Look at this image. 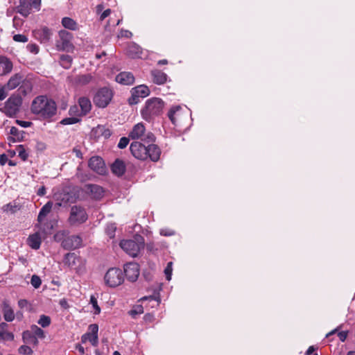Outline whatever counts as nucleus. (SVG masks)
I'll return each instance as SVG.
<instances>
[{
    "label": "nucleus",
    "instance_id": "1",
    "mask_svg": "<svg viewBox=\"0 0 355 355\" xmlns=\"http://www.w3.org/2000/svg\"><path fill=\"white\" fill-rule=\"evenodd\" d=\"M31 111L44 118H50L55 114L56 105L53 101L46 96L36 97L31 105Z\"/></svg>",
    "mask_w": 355,
    "mask_h": 355
},
{
    "label": "nucleus",
    "instance_id": "2",
    "mask_svg": "<svg viewBox=\"0 0 355 355\" xmlns=\"http://www.w3.org/2000/svg\"><path fill=\"white\" fill-rule=\"evenodd\" d=\"M164 106L163 101L159 98H152L147 100L145 107L141 111L143 119L150 121L153 117L162 113Z\"/></svg>",
    "mask_w": 355,
    "mask_h": 355
},
{
    "label": "nucleus",
    "instance_id": "3",
    "mask_svg": "<svg viewBox=\"0 0 355 355\" xmlns=\"http://www.w3.org/2000/svg\"><path fill=\"white\" fill-rule=\"evenodd\" d=\"M120 247L128 254L132 257H137L140 250L144 247V239L140 235H137L132 240H123L120 242Z\"/></svg>",
    "mask_w": 355,
    "mask_h": 355
},
{
    "label": "nucleus",
    "instance_id": "4",
    "mask_svg": "<svg viewBox=\"0 0 355 355\" xmlns=\"http://www.w3.org/2000/svg\"><path fill=\"white\" fill-rule=\"evenodd\" d=\"M128 137L133 140H141L147 143L155 141L154 135L147 131L143 123L135 124L130 130Z\"/></svg>",
    "mask_w": 355,
    "mask_h": 355
},
{
    "label": "nucleus",
    "instance_id": "5",
    "mask_svg": "<svg viewBox=\"0 0 355 355\" xmlns=\"http://www.w3.org/2000/svg\"><path fill=\"white\" fill-rule=\"evenodd\" d=\"M113 97L112 89L108 87H103L98 90L94 97V104L101 108L106 107Z\"/></svg>",
    "mask_w": 355,
    "mask_h": 355
},
{
    "label": "nucleus",
    "instance_id": "6",
    "mask_svg": "<svg viewBox=\"0 0 355 355\" xmlns=\"http://www.w3.org/2000/svg\"><path fill=\"white\" fill-rule=\"evenodd\" d=\"M104 280L106 285L110 287L119 286L123 282L122 271L116 268H110L105 275Z\"/></svg>",
    "mask_w": 355,
    "mask_h": 355
},
{
    "label": "nucleus",
    "instance_id": "7",
    "mask_svg": "<svg viewBox=\"0 0 355 355\" xmlns=\"http://www.w3.org/2000/svg\"><path fill=\"white\" fill-rule=\"evenodd\" d=\"M88 216L84 208L80 206H73L71 209L69 222L72 225H77L85 223Z\"/></svg>",
    "mask_w": 355,
    "mask_h": 355
},
{
    "label": "nucleus",
    "instance_id": "8",
    "mask_svg": "<svg viewBox=\"0 0 355 355\" xmlns=\"http://www.w3.org/2000/svg\"><path fill=\"white\" fill-rule=\"evenodd\" d=\"M53 203L48 202L45 205L40 209L38 217V227L40 230L44 234L50 233L52 226L46 225L45 222V217L50 213L52 208Z\"/></svg>",
    "mask_w": 355,
    "mask_h": 355
},
{
    "label": "nucleus",
    "instance_id": "9",
    "mask_svg": "<svg viewBox=\"0 0 355 355\" xmlns=\"http://www.w3.org/2000/svg\"><path fill=\"white\" fill-rule=\"evenodd\" d=\"M21 105V98L18 95H12L5 103L4 112L8 116H13L18 112Z\"/></svg>",
    "mask_w": 355,
    "mask_h": 355
},
{
    "label": "nucleus",
    "instance_id": "10",
    "mask_svg": "<svg viewBox=\"0 0 355 355\" xmlns=\"http://www.w3.org/2000/svg\"><path fill=\"white\" fill-rule=\"evenodd\" d=\"M167 115L174 125H178L182 123L187 114L184 113L180 105H175L171 107Z\"/></svg>",
    "mask_w": 355,
    "mask_h": 355
},
{
    "label": "nucleus",
    "instance_id": "11",
    "mask_svg": "<svg viewBox=\"0 0 355 355\" xmlns=\"http://www.w3.org/2000/svg\"><path fill=\"white\" fill-rule=\"evenodd\" d=\"M71 34L62 30L59 32V40L56 41L55 46L58 51H67L71 47Z\"/></svg>",
    "mask_w": 355,
    "mask_h": 355
},
{
    "label": "nucleus",
    "instance_id": "12",
    "mask_svg": "<svg viewBox=\"0 0 355 355\" xmlns=\"http://www.w3.org/2000/svg\"><path fill=\"white\" fill-rule=\"evenodd\" d=\"M130 149L132 155L138 159L144 160L148 158V147L139 141H134L130 144Z\"/></svg>",
    "mask_w": 355,
    "mask_h": 355
},
{
    "label": "nucleus",
    "instance_id": "13",
    "mask_svg": "<svg viewBox=\"0 0 355 355\" xmlns=\"http://www.w3.org/2000/svg\"><path fill=\"white\" fill-rule=\"evenodd\" d=\"M98 327L96 324H92L89 326V332L83 334L81 337V342L85 343L89 341L92 345L96 346L98 345Z\"/></svg>",
    "mask_w": 355,
    "mask_h": 355
},
{
    "label": "nucleus",
    "instance_id": "14",
    "mask_svg": "<svg viewBox=\"0 0 355 355\" xmlns=\"http://www.w3.org/2000/svg\"><path fill=\"white\" fill-rule=\"evenodd\" d=\"M64 263L77 272H80L82 270L80 265L83 263V261L75 253H67L64 257Z\"/></svg>",
    "mask_w": 355,
    "mask_h": 355
},
{
    "label": "nucleus",
    "instance_id": "15",
    "mask_svg": "<svg viewBox=\"0 0 355 355\" xmlns=\"http://www.w3.org/2000/svg\"><path fill=\"white\" fill-rule=\"evenodd\" d=\"M34 37L41 43H47L50 41L53 31L46 26H42L33 31Z\"/></svg>",
    "mask_w": 355,
    "mask_h": 355
},
{
    "label": "nucleus",
    "instance_id": "16",
    "mask_svg": "<svg viewBox=\"0 0 355 355\" xmlns=\"http://www.w3.org/2000/svg\"><path fill=\"white\" fill-rule=\"evenodd\" d=\"M124 273L130 282H135L139 275V267L137 263L130 262L124 266Z\"/></svg>",
    "mask_w": 355,
    "mask_h": 355
},
{
    "label": "nucleus",
    "instance_id": "17",
    "mask_svg": "<svg viewBox=\"0 0 355 355\" xmlns=\"http://www.w3.org/2000/svg\"><path fill=\"white\" fill-rule=\"evenodd\" d=\"M88 165L93 171L100 175H103L106 173L105 164L103 159L98 156L91 157Z\"/></svg>",
    "mask_w": 355,
    "mask_h": 355
},
{
    "label": "nucleus",
    "instance_id": "18",
    "mask_svg": "<svg viewBox=\"0 0 355 355\" xmlns=\"http://www.w3.org/2000/svg\"><path fill=\"white\" fill-rule=\"evenodd\" d=\"M82 240L77 235L68 236L62 241V245L67 249H76L81 245Z\"/></svg>",
    "mask_w": 355,
    "mask_h": 355
},
{
    "label": "nucleus",
    "instance_id": "19",
    "mask_svg": "<svg viewBox=\"0 0 355 355\" xmlns=\"http://www.w3.org/2000/svg\"><path fill=\"white\" fill-rule=\"evenodd\" d=\"M86 192L91 196L92 198L98 200L103 196V189L96 184H87L85 186Z\"/></svg>",
    "mask_w": 355,
    "mask_h": 355
},
{
    "label": "nucleus",
    "instance_id": "20",
    "mask_svg": "<svg viewBox=\"0 0 355 355\" xmlns=\"http://www.w3.org/2000/svg\"><path fill=\"white\" fill-rule=\"evenodd\" d=\"M116 81L121 85H130L134 83L135 77L130 72H121L116 76Z\"/></svg>",
    "mask_w": 355,
    "mask_h": 355
},
{
    "label": "nucleus",
    "instance_id": "21",
    "mask_svg": "<svg viewBox=\"0 0 355 355\" xmlns=\"http://www.w3.org/2000/svg\"><path fill=\"white\" fill-rule=\"evenodd\" d=\"M132 96L135 100L137 98H145L150 94L148 87L144 85L135 87L132 89Z\"/></svg>",
    "mask_w": 355,
    "mask_h": 355
},
{
    "label": "nucleus",
    "instance_id": "22",
    "mask_svg": "<svg viewBox=\"0 0 355 355\" xmlns=\"http://www.w3.org/2000/svg\"><path fill=\"white\" fill-rule=\"evenodd\" d=\"M24 80V76L21 73H15L10 77L7 83L6 87L12 90L18 87Z\"/></svg>",
    "mask_w": 355,
    "mask_h": 355
},
{
    "label": "nucleus",
    "instance_id": "23",
    "mask_svg": "<svg viewBox=\"0 0 355 355\" xmlns=\"http://www.w3.org/2000/svg\"><path fill=\"white\" fill-rule=\"evenodd\" d=\"M127 53L132 58H138L141 57L142 50L137 44L131 43L128 46Z\"/></svg>",
    "mask_w": 355,
    "mask_h": 355
},
{
    "label": "nucleus",
    "instance_id": "24",
    "mask_svg": "<svg viewBox=\"0 0 355 355\" xmlns=\"http://www.w3.org/2000/svg\"><path fill=\"white\" fill-rule=\"evenodd\" d=\"M19 4L17 6V10L24 17H28L31 13V6L27 0H18Z\"/></svg>",
    "mask_w": 355,
    "mask_h": 355
},
{
    "label": "nucleus",
    "instance_id": "25",
    "mask_svg": "<svg viewBox=\"0 0 355 355\" xmlns=\"http://www.w3.org/2000/svg\"><path fill=\"white\" fill-rule=\"evenodd\" d=\"M0 66L2 68L1 76L9 73L12 69V63L5 56H0Z\"/></svg>",
    "mask_w": 355,
    "mask_h": 355
},
{
    "label": "nucleus",
    "instance_id": "26",
    "mask_svg": "<svg viewBox=\"0 0 355 355\" xmlns=\"http://www.w3.org/2000/svg\"><path fill=\"white\" fill-rule=\"evenodd\" d=\"M148 157L153 162H157L160 157L161 150L157 146L151 144L148 146Z\"/></svg>",
    "mask_w": 355,
    "mask_h": 355
},
{
    "label": "nucleus",
    "instance_id": "27",
    "mask_svg": "<svg viewBox=\"0 0 355 355\" xmlns=\"http://www.w3.org/2000/svg\"><path fill=\"white\" fill-rule=\"evenodd\" d=\"M8 324L5 322L0 324V340H12L14 335L12 333L7 331Z\"/></svg>",
    "mask_w": 355,
    "mask_h": 355
},
{
    "label": "nucleus",
    "instance_id": "28",
    "mask_svg": "<svg viewBox=\"0 0 355 355\" xmlns=\"http://www.w3.org/2000/svg\"><path fill=\"white\" fill-rule=\"evenodd\" d=\"M151 75L153 78V82L157 85H162L166 83L167 79V76L164 72L154 69L151 71Z\"/></svg>",
    "mask_w": 355,
    "mask_h": 355
},
{
    "label": "nucleus",
    "instance_id": "29",
    "mask_svg": "<svg viewBox=\"0 0 355 355\" xmlns=\"http://www.w3.org/2000/svg\"><path fill=\"white\" fill-rule=\"evenodd\" d=\"M112 171L118 176L122 175L125 171V166L123 161L116 159L112 165Z\"/></svg>",
    "mask_w": 355,
    "mask_h": 355
},
{
    "label": "nucleus",
    "instance_id": "30",
    "mask_svg": "<svg viewBox=\"0 0 355 355\" xmlns=\"http://www.w3.org/2000/svg\"><path fill=\"white\" fill-rule=\"evenodd\" d=\"M22 339L25 343L33 345L34 346H37L39 343L37 338L30 330H26L23 332Z\"/></svg>",
    "mask_w": 355,
    "mask_h": 355
},
{
    "label": "nucleus",
    "instance_id": "31",
    "mask_svg": "<svg viewBox=\"0 0 355 355\" xmlns=\"http://www.w3.org/2000/svg\"><path fill=\"white\" fill-rule=\"evenodd\" d=\"M28 244L33 249H38L41 245V237L38 232L30 235L28 239Z\"/></svg>",
    "mask_w": 355,
    "mask_h": 355
},
{
    "label": "nucleus",
    "instance_id": "32",
    "mask_svg": "<svg viewBox=\"0 0 355 355\" xmlns=\"http://www.w3.org/2000/svg\"><path fill=\"white\" fill-rule=\"evenodd\" d=\"M79 105L81 108V114L83 115L87 114L92 107V104L88 98L81 97L78 100Z\"/></svg>",
    "mask_w": 355,
    "mask_h": 355
},
{
    "label": "nucleus",
    "instance_id": "33",
    "mask_svg": "<svg viewBox=\"0 0 355 355\" xmlns=\"http://www.w3.org/2000/svg\"><path fill=\"white\" fill-rule=\"evenodd\" d=\"M92 131L96 137H103L105 138H107L111 135L110 130L106 128L105 125H99L94 128Z\"/></svg>",
    "mask_w": 355,
    "mask_h": 355
},
{
    "label": "nucleus",
    "instance_id": "34",
    "mask_svg": "<svg viewBox=\"0 0 355 355\" xmlns=\"http://www.w3.org/2000/svg\"><path fill=\"white\" fill-rule=\"evenodd\" d=\"M3 317L8 322H11L15 319L14 311L10 306L6 302H4L3 304Z\"/></svg>",
    "mask_w": 355,
    "mask_h": 355
},
{
    "label": "nucleus",
    "instance_id": "35",
    "mask_svg": "<svg viewBox=\"0 0 355 355\" xmlns=\"http://www.w3.org/2000/svg\"><path fill=\"white\" fill-rule=\"evenodd\" d=\"M62 24L64 28L72 31H75L78 28L76 22L69 17H64L62 19Z\"/></svg>",
    "mask_w": 355,
    "mask_h": 355
},
{
    "label": "nucleus",
    "instance_id": "36",
    "mask_svg": "<svg viewBox=\"0 0 355 355\" xmlns=\"http://www.w3.org/2000/svg\"><path fill=\"white\" fill-rule=\"evenodd\" d=\"M30 331L33 334L34 336L38 339H44L46 337L44 331L35 324L31 326Z\"/></svg>",
    "mask_w": 355,
    "mask_h": 355
},
{
    "label": "nucleus",
    "instance_id": "37",
    "mask_svg": "<svg viewBox=\"0 0 355 355\" xmlns=\"http://www.w3.org/2000/svg\"><path fill=\"white\" fill-rule=\"evenodd\" d=\"M92 80L91 74H83L76 77V81L78 84L85 85L89 83Z\"/></svg>",
    "mask_w": 355,
    "mask_h": 355
},
{
    "label": "nucleus",
    "instance_id": "38",
    "mask_svg": "<svg viewBox=\"0 0 355 355\" xmlns=\"http://www.w3.org/2000/svg\"><path fill=\"white\" fill-rule=\"evenodd\" d=\"M10 134L15 137L12 139L13 141H15L17 140L20 141L24 137V136H23L24 132L19 130L18 128H17L15 127H11V128L10 130Z\"/></svg>",
    "mask_w": 355,
    "mask_h": 355
},
{
    "label": "nucleus",
    "instance_id": "39",
    "mask_svg": "<svg viewBox=\"0 0 355 355\" xmlns=\"http://www.w3.org/2000/svg\"><path fill=\"white\" fill-rule=\"evenodd\" d=\"M16 152L18 156L24 161L26 160L28 157V153L22 145H19L16 147Z\"/></svg>",
    "mask_w": 355,
    "mask_h": 355
},
{
    "label": "nucleus",
    "instance_id": "40",
    "mask_svg": "<svg viewBox=\"0 0 355 355\" xmlns=\"http://www.w3.org/2000/svg\"><path fill=\"white\" fill-rule=\"evenodd\" d=\"M51 318L49 316L46 315H41L37 323L41 325L43 328L47 327L51 324Z\"/></svg>",
    "mask_w": 355,
    "mask_h": 355
},
{
    "label": "nucleus",
    "instance_id": "41",
    "mask_svg": "<svg viewBox=\"0 0 355 355\" xmlns=\"http://www.w3.org/2000/svg\"><path fill=\"white\" fill-rule=\"evenodd\" d=\"M19 206L17 205L15 202L14 203H9L3 207V211L6 212H10V213H15L17 210L19 209Z\"/></svg>",
    "mask_w": 355,
    "mask_h": 355
},
{
    "label": "nucleus",
    "instance_id": "42",
    "mask_svg": "<svg viewBox=\"0 0 355 355\" xmlns=\"http://www.w3.org/2000/svg\"><path fill=\"white\" fill-rule=\"evenodd\" d=\"M89 304H92L94 309V313L98 315L101 313V308L98 305L97 299L94 295H91Z\"/></svg>",
    "mask_w": 355,
    "mask_h": 355
},
{
    "label": "nucleus",
    "instance_id": "43",
    "mask_svg": "<svg viewBox=\"0 0 355 355\" xmlns=\"http://www.w3.org/2000/svg\"><path fill=\"white\" fill-rule=\"evenodd\" d=\"M18 352L23 355H31L33 354V351L29 346L24 345L19 347Z\"/></svg>",
    "mask_w": 355,
    "mask_h": 355
},
{
    "label": "nucleus",
    "instance_id": "44",
    "mask_svg": "<svg viewBox=\"0 0 355 355\" xmlns=\"http://www.w3.org/2000/svg\"><path fill=\"white\" fill-rule=\"evenodd\" d=\"M31 283L35 288H38L42 284V281L39 276L33 275L31 277Z\"/></svg>",
    "mask_w": 355,
    "mask_h": 355
},
{
    "label": "nucleus",
    "instance_id": "45",
    "mask_svg": "<svg viewBox=\"0 0 355 355\" xmlns=\"http://www.w3.org/2000/svg\"><path fill=\"white\" fill-rule=\"evenodd\" d=\"M172 262H168V264H167V266L166 267L165 270H164V273H165V275H166V277L167 279V280H171V275H172Z\"/></svg>",
    "mask_w": 355,
    "mask_h": 355
},
{
    "label": "nucleus",
    "instance_id": "46",
    "mask_svg": "<svg viewBox=\"0 0 355 355\" xmlns=\"http://www.w3.org/2000/svg\"><path fill=\"white\" fill-rule=\"evenodd\" d=\"M62 64L64 67L68 68L69 67L71 62V58L69 55H62L61 57Z\"/></svg>",
    "mask_w": 355,
    "mask_h": 355
},
{
    "label": "nucleus",
    "instance_id": "47",
    "mask_svg": "<svg viewBox=\"0 0 355 355\" xmlns=\"http://www.w3.org/2000/svg\"><path fill=\"white\" fill-rule=\"evenodd\" d=\"M14 41L25 43L28 42V37L25 35L17 34L13 36Z\"/></svg>",
    "mask_w": 355,
    "mask_h": 355
},
{
    "label": "nucleus",
    "instance_id": "48",
    "mask_svg": "<svg viewBox=\"0 0 355 355\" xmlns=\"http://www.w3.org/2000/svg\"><path fill=\"white\" fill-rule=\"evenodd\" d=\"M28 51L33 54H37L39 52V46L35 44H28L26 46Z\"/></svg>",
    "mask_w": 355,
    "mask_h": 355
},
{
    "label": "nucleus",
    "instance_id": "49",
    "mask_svg": "<svg viewBox=\"0 0 355 355\" xmlns=\"http://www.w3.org/2000/svg\"><path fill=\"white\" fill-rule=\"evenodd\" d=\"M78 119L76 117L66 118L62 120L61 123L64 125L73 124L78 122Z\"/></svg>",
    "mask_w": 355,
    "mask_h": 355
},
{
    "label": "nucleus",
    "instance_id": "50",
    "mask_svg": "<svg viewBox=\"0 0 355 355\" xmlns=\"http://www.w3.org/2000/svg\"><path fill=\"white\" fill-rule=\"evenodd\" d=\"M129 143V138L122 137L120 139L119 142L118 144V147L121 149L125 148Z\"/></svg>",
    "mask_w": 355,
    "mask_h": 355
},
{
    "label": "nucleus",
    "instance_id": "51",
    "mask_svg": "<svg viewBox=\"0 0 355 355\" xmlns=\"http://www.w3.org/2000/svg\"><path fill=\"white\" fill-rule=\"evenodd\" d=\"M115 230H116V226L114 224H110L107 225L106 232L110 238L114 236Z\"/></svg>",
    "mask_w": 355,
    "mask_h": 355
},
{
    "label": "nucleus",
    "instance_id": "52",
    "mask_svg": "<svg viewBox=\"0 0 355 355\" xmlns=\"http://www.w3.org/2000/svg\"><path fill=\"white\" fill-rule=\"evenodd\" d=\"M41 2V0H30L29 4L31 6V8L33 7V8L38 11L40 10Z\"/></svg>",
    "mask_w": 355,
    "mask_h": 355
},
{
    "label": "nucleus",
    "instance_id": "53",
    "mask_svg": "<svg viewBox=\"0 0 355 355\" xmlns=\"http://www.w3.org/2000/svg\"><path fill=\"white\" fill-rule=\"evenodd\" d=\"M18 305L21 309H29L30 304L26 300L21 299L18 301Z\"/></svg>",
    "mask_w": 355,
    "mask_h": 355
},
{
    "label": "nucleus",
    "instance_id": "54",
    "mask_svg": "<svg viewBox=\"0 0 355 355\" xmlns=\"http://www.w3.org/2000/svg\"><path fill=\"white\" fill-rule=\"evenodd\" d=\"M132 35V33L128 31V30H123L122 29L121 31H120V33L119 35V37H127V38H130L131 37Z\"/></svg>",
    "mask_w": 355,
    "mask_h": 355
},
{
    "label": "nucleus",
    "instance_id": "55",
    "mask_svg": "<svg viewBox=\"0 0 355 355\" xmlns=\"http://www.w3.org/2000/svg\"><path fill=\"white\" fill-rule=\"evenodd\" d=\"M17 123L21 127L24 128H28L30 127L32 125V123L31 121H17Z\"/></svg>",
    "mask_w": 355,
    "mask_h": 355
},
{
    "label": "nucleus",
    "instance_id": "56",
    "mask_svg": "<svg viewBox=\"0 0 355 355\" xmlns=\"http://www.w3.org/2000/svg\"><path fill=\"white\" fill-rule=\"evenodd\" d=\"M110 13H111L110 9H107V10H104L100 16V20L101 21L104 20L107 17H108L110 15Z\"/></svg>",
    "mask_w": 355,
    "mask_h": 355
},
{
    "label": "nucleus",
    "instance_id": "57",
    "mask_svg": "<svg viewBox=\"0 0 355 355\" xmlns=\"http://www.w3.org/2000/svg\"><path fill=\"white\" fill-rule=\"evenodd\" d=\"M338 336L342 342H344L347 338V331H340L338 333Z\"/></svg>",
    "mask_w": 355,
    "mask_h": 355
},
{
    "label": "nucleus",
    "instance_id": "58",
    "mask_svg": "<svg viewBox=\"0 0 355 355\" xmlns=\"http://www.w3.org/2000/svg\"><path fill=\"white\" fill-rule=\"evenodd\" d=\"M160 234L163 236H171L174 234V232L171 230H161Z\"/></svg>",
    "mask_w": 355,
    "mask_h": 355
},
{
    "label": "nucleus",
    "instance_id": "59",
    "mask_svg": "<svg viewBox=\"0 0 355 355\" xmlns=\"http://www.w3.org/2000/svg\"><path fill=\"white\" fill-rule=\"evenodd\" d=\"M140 300L141 301H144V300L156 301L157 305H158L159 304V301L157 300L156 297L154 296L144 297Z\"/></svg>",
    "mask_w": 355,
    "mask_h": 355
},
{
    "label": "nucleus",
    "instance_id": "60",
    "mask_svg": "<svg viewBox=\"0 0 355 355\" xmlns=\"http://www.w3.org/2000/svg\"><path fill=\"white\" fill-rule=\"evenodd\" d=\"M142 313H143V308H142L141 306H138V307L137 308V309H135V310H132V311H130V314H131L132 315H136V314Z\"/></svg>",
    "mask_w": 355,
    "mask_h": 355
},
{
    "label": "nucleus",
    "instance_id": "61",
    "mask_svg": "<svg viewBox=\"0 0 355 355\" xmlns=\"http://www.w3.org/2000/svg\"><path fill=\"white\" fill-rule=\"evenodd\" d=\"M8 162V156L2 154L0 155V164L1 165L3 166L6 164V163Z\"/></svg>",
    "mask_w": 355,
    "mask_h": 355
},
{
    "label": "nucleus",
    "instance_id": "62",
    "mask_svg": "<svg viewBox=\"0 0 355 355\" xmlns=\"http://www.w3.org/2000/svg\"><path fill=\"white\" fill-rule=\"evenodd\" d=\"M7 96L6 92L4 91L3 89H0V101L4 100Z\"/></svg>",
    "mask_w": 355,
    "mask_h": 355
},
{
    "label": "nucleus",
    "instance_id": "63",
    "mask_svg": "<svg viewBox=\"0 0 355 355\" xmlns=\"http://www.w3.org/2000/svg\"><path fill=\"white\" fill-rule=\"evenodd\" d=\"M46 193V189L44 187H42L41 188H40L37 191V195L39 196H44Z\"/></svg>",
    "mask_w": 355,
    "mask_h": 355
},
{
    "label": "nucleus",
    "instance_id": "64",
    "mask_svg": "<svg viewBox=\"0 0 355 355\" xmlns=\"http://www.w3.org/2000/svg\"><path fill=\"white\" fill-rule=\"evenodd\" d=\"M73 153L76 154V157L81 158L82 157V153L79 149L74 148Z\"/></svg>",
    "mask_w": 355,
    "mask_h": 355
}]
</instances>
